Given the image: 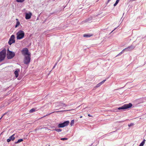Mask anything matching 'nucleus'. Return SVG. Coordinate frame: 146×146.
<instances>
[{
  "mask_svg": "<svg viewBox=\"0 0 146 146\" xmlns=\"http://www.w3.org/2000/svg\"><path fill=\"white\" fill-rule=\"evenodd\" d=\"M23 140L22 139H20L18 140L17 142H15V143L17 144L18 143L22 141H23Z\"/></svg>",
  "mask_w": 146,
  "mask_h": 146,
  "instance_id": "16",
  "label": "nucleus"
},
{
  "mask_svg": "<svg viewBox=\"0 0 146 146\" xmlns=\"http://www.w3.org/2000/svg\"><path fill=\"white\" fill-rule=\"evenodd\" d=\"M130 47H128V48H130Z\"/></svg>",
  "mask_w": 146,
  "mask_h": 146,
  "instance_id": "35",
  "label": "nucleus"
},
{
  "mask_svg": "<svg viewBox=\"0 0 146 146\" xmlns=\"http://www.w3.org/2000/svg\"><path fill=\"white\" fill-rule=\"evenodd\" d=\"M25 14V19H29L32 15V13L30 12H29V13H26Z\"/></svg>",
  "mask_w": 146,
  "mask_h": 146,
  "instance_id": "8",
  "label": "nucleus"
},
{
  "mask_svg": "<svg viewBox=\"0 0 146 146\" xmlns=\"http://www.w3.org/2000/svg\"><path fill=\"white\" fill-rule=\"evenodd\" d=\"M82 116H81V117H80V118H82Z\"/></svg>",
  "mask_w": 146,
  "mask_h": 146,
  "instance_id": "36",
  "label": "nucleus"
},
{
  "mask_svg": "<svg viewBox=\"0 0 146 146\" xmlns=\"http://www.w3.org/2000/svg\"><path fill=\"white\" fill-rule=\"evenodd\" d=\"M61 106L63 107H66L67 106L64 103H62L61 105Z\"/></svg>",
  "mask_w": 146,
  "mask_h": 146,
  "instance_id": "23",
  "label": "nucleus"
},
{
  "mask_svg": "<svg viewBox=\"0 0 146 146\" xmlns=\"http://www.w3.org/2000/svg\"><path fill=\"white\" fill-rule=\"evenodd\" d=\"M106 81V80H104L102 81L101 82H100V84L102 85L103 83H104L105 82V81Z\"/></svg>",
  "mask_w": 146,
  "mask_h": 146,
  "instance_id": "25",
  "label": "nucleus"
},
{
  "mask_svg": "<svg viewBox=\"0 0 146 146\" xmlns=\"http://www.w3.org/2000/svg\"><path fill=\"white\" fill-rule=\"evenodd\" d=\"M15 135V134H13L12 135L10 136L9 138V139H10L11 140L13 141L15 138L14 137Z\"/></svg>",
  "mask_w": 146,
  "mask_h": 146,
  "instance_id": "12",
  "label": "nucleus"
},
{
  "mask_svg": "<svg viewBox=\"0 0 146 146\" xmlns=\"http://www.w3.org/2000/svg\"><path fill=\"white\" fill-rule=\"evenodd\" d=\"M69 123V121H66L62 123H60L58 125V127L59 128L67 126Z\"/></svg>",
  "mask_w": 146,
  "mask_h": 146,
  "instance_id": "5",
  "label": "nucleus"
},
{
  "mask_svg": "<svg viewBox=\"0 0 146 146\" xmlns=\"http://www.w3.org/2000/svg\"><path fill=\"white\" fill-rule=\"evenodd\" d=\"M110 1V0H108L107 1L108 3Z\"/></svg>",
  "mask_w": 146,
  "mask_h": 146,
  "instance_id": "33",
  "label": "nucleus"
},
{
  "mask_svg": "<svg viewBox=\"0 0 146 146\" xmlns=\"http://www.w3.org/2000/svg\"><path fill=\"white\" fill-rule=\"evenodd\" d=\"M25 0H16V1L17 2H23L25 1Z\"/></svg>",
  "mask_w": 146,
  "mask_h": 146,
  "instance_id": "21",
  "label": "nucleus"
},
{
  "mask_svg": "<svg viewBox=\"0 0 146 146\" xmlns=\"http://www.w3.org/2000/svg\"><path fill=\"white\" fill-rule=\"evenodd\" d=\"M117 4V3H115L113 5L114 6H115Z\"/></svg>",
  "mask_w": 146,
  "mask_h": 146,
  "instance_id": "32",
  "label": "nucleus"
},
{
  "mask_svg": "<svg viewBox=\"0 0 146 146\" xmlns=\"http://www.w3.org/2000/svg\"><path fill=\"white\" fill-rule=\"evenodd\" d=\"M6 54V50L4 49L0 52V62L3 60L5 58Z\"/></svg>",
  "mask_w": 146,
  "mask_h": 146,
  "instance_id": "2",
  "label": "nucleus"
},
{
  "mask_svg": "<svg viewBox=\"0 0 146 146\" xmlns=\"http://www.w3.org/2000/svg\"><path fill=\"white\" fill-rule=\"evenodd\" d=\"M11 141V140L10 139H9V138L7 139V142H9Z\"/></svg>",
  "mask_w": 146,
  "mask_h": 146,
  "instance_id": "29",
  "label": "nucleus"
},
{
  "mask_svg": "<svg viewBox=\"0 0 146 146\" xmlns=\"http://www.w3.org/2000/svg\"><path fill=\"white\" fill-rule=\"evenodd\" d=\"M20 24V22L19 21H17L16 23V24L15 25V27H17Z\"/></svg>",
  "mask_w": 146,
  "mask_h": 146,
  "instance_id": "19",
  "label": "nucleus"
},
{
  "mask_svg": "<svg viewBox=\"0 0 146 146\" xmlns=\"http://www.w3.org/2000/svg\"><path fill=\"white\" fill-rule=\"evenodd\" d=\"M15 55V53L14 52L9 50L8 48L7 50V58L8 59L12 58Z\"/></svg>",
  "mask_w": 146,
  "mask_h": 146,
  "instance_id": "3",
  "label": "nucleus"
},
{
  "mask_svg": "<svg viewBox=\"0 0 146 146\" xmlns=\"http://www.w3.org/2000/svg\"><path fill=\"white\" fill-rule=\"evenodd\" d=\"M19 71H18L17 70H16L15 71L14 74L15 75V76L16 77H17L19 75Z\"/></svg>",
  "mask_w": 146,
  "mask_h": 146,
  "instance_id": "13",
  "label": "nucleus"
},
{
  "mask_svg": "<svg viewBox=\"0 0 146 146\" xmlns=\"http://www.w3.org/2000/svg\"><path fill=\"white\" fill-rule=\"evenodd\" d=\"M92 36V35H88V34H85L83 35L84 37H90Z\"/></svg>",
  "mask_w": 146,
  "mask_h": 146,
  "instance_id": "17",
  "label": "nucleus"
},
{
  "mask_svg": "<svg viewBox=\"0 0 146 146\" xmlns=\"http://www.w3.org/2000/svg\"><path fill=\"white\" fill-rule=\"evenodd\" d=\"M22 54L24 56L30 55L31 54L29 52L27 48H25L22 50Z\"/></svg>",
  "mask_w": 146,
  "mask_h": 146,
  "instance_id": "7",
  "label": "nucleus"
},
{
  "mask_svg": "<svg viewBox=\"0 0 146 146\" xmlns=\"http://www.w3.org/2000/svg\"><path fill=\"white\" fill-rule=\"evenodd\" d=\"M15 36L14 35H12L9 38V40L8 42L9 44L11 45L12 43L15 42Z\"/></svg>",
  "mask_w": 146,
  "mask_h": 146,
  "instance_id": "6",
  "label": "nucleus"
},
{
  "mask_svg": "<svg viewBox=\"0 0 146 146\" xmlns=\"http://www.w3.org/2000/svg\"><path fill=\"white\" fill-rule=\"evenodd\" d=\"M35 109L34 108H33L30 110L29 111V112L30 113H32L34 112H35Z\"/></svg>",
  "mask_w": 146,
  "mask_h": 146,
  "instance_id": "15",
  "label": "nucleus"
},
{
  "mask_svg": "<svg viewBox=\"0 0 146 146\" xmlns=\"http://www.w3.org/2000/svg\"><path fill=\"white\" fill-rule=\"evenodd\" d=\"M92 20V17H89L88 19L84 21L83 22L84 23H89Z\"/></svg>",
  "mask_w": 146,
  "mask_h": 146,
  "instance_id": "11",
  "label": "nucleus"
},
{
  "mask_svg": "<svg viewBox=\"0 0 146 146\" xmlns=\"http://www.w3.org/2000/svg\"><path fill=\"white\" fill-rule=\"evenodd\" d=\"M128 108V104H124L122 106L119 107L118 108V110H125Z\"/></svg>",
  "mask_w": 146,
  "mask_h": 146,
  "instance_id": "9",
  "label": "nucleus"
},
{
  "mask_svg": "<svg viewBox=\"0 0 146 146\" xmlns=\"http://www.w3.org/2000/svg\"><path fill=\"white\" fill-rule=\"evenodd\" d=\"M134 125V124L133 123H130V124L128 125V126L130 127L132 126H133Z\"/></svg>",
  "mask_w": 146,
  "mask_h": 146,
  "instance_id": "26",
  "label": "nucleus"
},
{
  "mask_svg": "<svg viewBox=\"0 0 146 146\" xmlns=\"http://www.w3.org/2000/svg\"><path fill=\"white\" fill-rule=\"evenodd\" d=\"M60 139L64 141L67 139V138H61Z\"/></svg>",
  "mask_w": 146,
  "mask_h": 146,
  "instance_id": "24",
  "label": "nucleus"
},
{
  "mask_svg": "<svg viewBox=\"0 0 146 146\" xmlns=\"http://www.w3.org/2000/svg\"><path fill=\"white\" fill-rule=\"evenodd\" d=\"M127 48H125L121 52H120L116 56L117 57L121 55V54H122L124 52V51H126V52H127Z\"/></svg>",
  "mask_w": 146,
  "mask_h": 146,
  "instance_id": "10",
  "label": "nucleus"
},
{
  "mask_svg": "<svg viewBox=\"0 0 146 146\" xmlns=\"http://www.w3.org/2000/svg\"><path fill=\"white\" fill-rule=\"evenodd\" d=\"M132 106V104L129 103L128 104V108L131 107Z\"/></svg>",
  "mask_w": 146,
  "mask_h": 146,
  "instance_id": "22",
  "label": "nucleus"
},
{
  "mask_svg": "<svg viewBox=\"0 0 146 146\" xmlns=\"http://www.w3.org/2000/svg\"><path fill=\"white\" fill-rule=\"evenodd\" d=\"M74 123V120H72L71 121L70 123V125L71 126H72Z\"/></svg>",
  "mask_w": 146,
  "mask_h": 146,
  "instance_id": "20",
  "label": "nucleus"
},
{
  "mask_svg": "<svg viewBox=\"0 0 146 146\" xmlns=\"http://www.w3.org/2000/svg\"><path fill=\"white\" fill-rule=\"evenodd\" d=\"M7 113H4L3 115V116L1 117V118H0V120Z\"/></svg>",
  "mask_w": 146,
  "mask_h": 146,
  "instance_id": "30",
  "label": "nucleus"
},
{
  "mask_svg": "<svg viewBox=\"0 0 146 146\" xmlns=\"http://www.w3.org/2000/svg\"><path fill=\"white\" fill-rule=\"evenodd\" d=\"M58 62H56V63H55V65H54V66H53V68H52V69H53L55 67V66H56L57 63H58Z\"/></svg>",
  "mask_w": 146,
  "mask_h": 146,
  "instance_id": "28",
  "label": "nucleus"
},
{
  "mask_svg": "<svg viewBox=\"0 0 146 146\" xmlns=\"http://www.w3.org/2000/svg\"><path fill=\"white\" fill-rule=\"evenodd\" d=\"M101 85V84H100V83H99L96 86V87L97 88L99 86H100Z\"/></svg>",
  "mask_w": 146,
  "mask_h": 146,
  "instance_id": "27",
  "label": "nucleus"
},
{
  "mask_svg": "<svg viewBox=\"0 0 146 146\" xmlns=\"http://www.w3.org/2000/svg\"><path fill=\"white\" fill-rule=\"evenodd\" d=\"M88 115V116H89V117H90L91 116L90 114H89Z\"/></svg>",
  "mask_w": 146,
  "mask_h": 146,
  "instance_id": "34",
  "label": "nucleus"
},
{
  "mask_svg": "<svg viewBox=\"0 0 146 146\" xmlns=\"http://www.w3.org/2000/svg\"><path fill=\"white\" fill-rule=\"evenodd\" d=\"M119 1V0H116V1L115 2V3H117V4H118Z\"/></svg>",
  "mask_w": 146,
  "mask_h": 146,
  "instance_id": "31",
  "label": "nucleus"
},
{
  "mask_svg": "<svg viewBox=\"0 0 146 146\" xmlns=\"http://www.w3.org/2000/svg\"><path fill=\"white\" fill-rule=\"evenodd\" d=\"M30 55H27L25 56V58L24 60V63L25 64H29L31 60Z\"/></svg>",
  "mask_w": 146,
  "mask_h": 146,
  "instance_id": "4",
  "label": "nucleus"
},
{
  "mask_svg": "<svg viewBox=\"0 0 146 146\" xmlns=\"http://www.w3.org/2000/svg\"><path fill=\"white\" fill-rule=\"evenodd\" d=\"M114 30H113V31H112L111 32H113V31Z\"/></svg>",
  "mask_w": 146,
  "mask_h": 146,
  "instance_id": "37",
  "label": "nucleus"
},
{
  "mask_svg": "<svg viewBox=\"0 0 146 146\" xmlns=\"http://www.w3.org/2000/svg\"><path fill=\"white\" fill-rule=\"evenodd\" d=\"M25 35V33L23 31L21 30L19 31L16 34L17 39L20 40L23 38L24 36Z\"/></svg>",
  "mask_w": 146,
  "mask_h": 146,
  "instance_id": "1",
  "label": "nucleus"
},
{
  "mask_svg": "<svg viewBox=\"0 0 146 146\" xmlns=\"http://www.w3.org/2000/svg\"><path fill=\"white\" fill-rule=\"evenodd\" d=\"M54 130L58 132H60L62 131L61 129H54Z\"/></svg>",
  "mask_w": 146,
  "mask_h": 146,
  "instance_id": "18",
  "label": "nucleus"
},
{
  "mask_svg": "<svg viewBox=\"0 0 146 146\" xmlns=\"http://www.w3.org/2000/svg\"><path fill=\"white\" fill-rule=\"evenodd\" d=\"M145 139H143V141L140 143V145L139 146H143L144 145L145 143Z\"/></svg>",
  "mask_w": 146,
  "mask_h": 146,
  "instance_id": "14",
  "label": "nucleus"
}]
</instances>
